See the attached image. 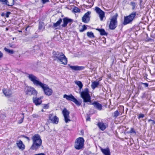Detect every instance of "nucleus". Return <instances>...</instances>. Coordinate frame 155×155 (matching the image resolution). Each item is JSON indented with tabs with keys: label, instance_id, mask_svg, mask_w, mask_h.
I'll list each match as a JSON object with an SVG mask.
<instances>
[{
	"label": "nucleus",
	"instance_id": "43",
	"mask_svg": "<svg viewBox=\"0 0 155 155\" xmlns=\"http://www.w3.org/2000/svg\"><path fill=\"white\" fill-rule=\"evenodd\" d=\"M82 28H83V29L84 30H86L87 29L86 26L85 25H84L82 26Z\"/></svg>",
	"mask_w": 155,
	"mask_h": 155
},
{
	"label": "nucleus",
	"instance_id": "21",
	"mask_svg": "<svg viewBox=\"0 0 155 155\" xmlns=\"http://www.w3.org/2000/svg\"><path fill=\"white\" fill-rule=\"evenodd\" d=\"M101 150L104 155H110V150L108 148L105 149L101 148Z\"/></svg>",
	"mask_w": 155,
	"mask_h": 155
},
{
	"label": "nucleus",
	"instance_id": "29",
	"mask_svg": "<svg viewBox=\"0 0 155 155\" xmlns=\"http://www.w3.org/2000/svg\"><path fill=\"white\" fill-rule=\"evenodd\" d=\"M5 51L10 54H13L14 53V51L12 50H10L6 48H4Z\"/></svg>",
	"mask_w": 155,
	"mask_h": 155
},
{
	"label": "nucleus",
	"instance_id": "35",
	"mask_svg": "<svg viewBox=\"0 0 155 155\" xmlns=\"http://www.w3.org/2000/svg\"><path fill=\"white\" fill-rule=\"evenodd\" d=\"M144 115L143 114H139L138 115V118L140 119L141 118H143L144 117Z\"/></svg>",
	"mask_w": 155,
	"mask_h": 155
},
{
	"label": "nucleus",
	"instance_id": "52",
	"mask_svg": "<svg viewBox=\"0 0 155 155\" xmlns=\"http://www.w3.org/2000/svg\"><path fill=\"white\" fill-rule=\"evenodd\" d=\"M41 111H42V112H43L44 111V110H43V109L41 110Z\"/></svg>",
	"mask_w": 155,
	"mask_h": 155
},
{
	"label": "nucleus",
	"instance_id": "6",
	"mask_svg": "<svg viewBox=\"0 0 155 155\" xmlns=\"http://www.w3.org/2000/svg\"><path fill=\"white\" fill-rule=\"evenodd\" d=\"M84 140L83 137L77 138L75 141L74 144V148L77 150L82 149L84 147Z\"/></svg>",
	"mask_w": 155,
	"mask_h": 155
},
{
	"label": "nucleus",
	"instance_id": "46",
	"mask_svg": "<svg viewBox=\"0 0 155 155\" xmlns=\"http://www.w3.org/2000/svg\"><path fill=\"white\" fill-rule=\"evenodd\" d=\"M90 118L89 117H88L87 118H86V120H90Z\"/></svg>",
	"mask_w": 155,
	"mask_h": 155
},
{
	"label": "nucleus",
	"instance_id": "47",
	"mask_svg": "<svg viewBox=\"0 0 155 155\" xmlns=\"http://www.w3.org/2000/svg\"><path fill=\"white\" fill-rule=\"evenodd\" d=\"M84 30L83 29V28H82V29H81L80 31V32H83L84 31Z\"/></svg>",
	"mask_w": 155,
	"mask_h": 155
},
{
	"label": "nucleus",
	"instance_id": "17",
	"mask_svg": "<svg viewBox=\"0 0 155 155\" xmlns=\"http://www.w3.org/2000/svg\"><path fill=\"white\" fill-rule=\"evenodd\" d=\"M41 99V97L40 98L33 97V102L36 105H39L41 104L42 102Z\"/></svg>",
	"mask_w": 155,
	"mask_h": 155
},
{
	"label": "nucleus",
	"instance_id": "32",
	"mask_svg": "<svg viewBox=\"0 0 155 155\" xmlns=\"http://www.w3.org/2000/svg\"><path fill=\"white\" fill-rule=\"evenodd\" d=\"M73 11L74 12L78 13L79 12H80V10L77 7H75L73 9Z\"/></svg>",
	"mask_w": 155,
	"mask_h": 155
},
{
	"label": "nucleus",
	"instance_id": "49",
	"mask_svg": "<svg viewBox=\"0 0 155 155\" xmlns=\"http://www.w3.org/2000/svg\"><path fill=\"white\" fill-rule=\"evenodd\" d=\"M18 31L19 32H22V31H21V30H19V31Z\"/></svg>",
	"mask_w": 155,
	"mask_h": 155
},
{
	"label": "nucleus",
	"instance_id": "27",
	"mask_svg": "<svg viewBox=\"0 0 155 155\" xmlns=\"http://www.w3.org/2000/svg\"><path fill=\"white\" fill-rule=\"evenodd\" d=\"M86 2L90 5L86 6V7H88L89 8H91L94 5L93 0H87Z\"/></svg>",
	"mask_w": 155,
	"mask_h": 155
},
{
	"label": "nucleus",
	"instance_id": "2",
	"mask_svg": "<svg viewBox=\"0 0 155 155\" xmlns=\"http://www.w3.org/2000/svg\"><path fill=\"white\" fill-rule=\"evenodd\" d=\"M52 56L54 61H56L61 64L66 65L68 63V59L65 55L62 52L54 51Z\"/></svg>",
	"mask_w": 155,
	"mask_h": 155
},
{
	"label": "nucleus",
	"instance_id": "41",
	"mask_svg": "<svg viewBox=\"0 0 155 155\" xmlns=\"http://www.w3.org/2000/svg\"><path fill=\"white\" fill-rule=\"evenodd\" d=\"M11 13L9 12H7L6 14V17L7 18H8L9 17V15H10V14Z\"/></svg>",
	"mask_w": 155,
	"mask_h": 155
},
{
	"label": "nucleus",
	"instance_id": "15",
	"mask_svg": "<svg viewBox=\"0 0 155 155\" xmlns=\"http://www.w3.org/2000/svg\"><path fill=\"white\" fill-rule=\"evenodd\" d=\"M70 68L73 70L74 71H80L84 69V67L83 66H71L69 65Z\"/></svg>",
	"mask_w": 155,
	"mask_h": 155
},
{
	"label": "nucleus",
	"instance_id": "33",
	"mask_svg": "<svg viewBox=\"0 0 155 155\" xmlns=\"http://www.w3.org/2000/svg\"><path fill=\"white\" fill-rule=\"evenodd\" d=\"M22 115H23V117H22L20 120L18 121V124H21V123H22L23 121L24 117V114H22Z\"/></svg>",
	"mask_w": 155,
	"mask_h": 155
},
{
	"label": "nucleus",
	"instance_id": "40",
	"mask_svg": "<svg viewBox=\"0 0 155 155\" xmlns=\"http://www.w3.org/2000/svg\"><path fill=\"white\" fill-rule=\"evenodd\" d=\"M141 84H142L144 85L145 87H148V84L147 83H144L142 82L141 83Z\"/></svg>",
	"mask_w": 155,
	"mask_h": 155
},
{
	"label": "nucleus",
	"instance_id": "25",
	"mask_svg": "<svg viewBox=\"0 0 155 155\" xmlns=\"http://www.w3.org/2000/svg\"><path fill=\"white\" fill-rule=\"evenodd\" d=\"M96 30L100 32V35H107L104 29L97 28Z\"/></svg>",
	"mask_w": 155,
	"mask_h": 155
},
{
	"label": "nucleus",
	"instance_id": "37",
	"mask_svg": "<svg viewBox=\"0 0 155 155\" xmlns=\"http://www.w3.org/2000/svg\"><path fill=\"white\" fill-rule=\"evenodd\" d=\"M129 132L130 133H135V131L134 130L133 128H131Z\"/></svg>",
	"mask_w": 155,
	"mask_h": 155
},
{
	"label": "nucleus",
	"instance_id": "11",
	"mask_svg": "<svg viewBox=\"0 0 155 155\" xmlns=\"http://www.w3.org/2000/svg\"><path fill=\"white\" fill-rule=\"evenodd\" d=\"M95 11L97 14L99 15L101 21H103V18L105 17V12L101 10L99 7H96L95 8Z\"/></svg>",
	"mask_w": 155,
	"mask_h": 155
},
{
	"label": "nucleus",
	"instance_id": "24",
	"mask_svg": "<svg viewBox=\"0 0 155 155\" xmlns=\"http://www.w3.org/2000/svg\"><path fill=\"white\" fill-rule=\"evenodd\" d=\"M44 28V22L42 21L40 22L38 26V29L40 31H42Z\"/></svg>",
	"mask_w": 155,
	"mask_h": 155
},
{
	"label": "nucleus",
	"instance_id": "22",
	"mask_svg": "<svg viewBox=\"0 0 155 155\" xmlns=\"http://www.w3.org/2000/svg\"><path fill=\"white\" fill-rule=\"evenodd\" d=\"M17 145L19 149L22 150H24L25 148V146L23 144L22 142L20 140L17 143Z\"/></svg>",
	"mask_w": 155,
	"mask_h": 155
},
{
	"label": "nucleus",
	"instance_id": "39",
	"mask_svg": "<svg viewBox=\"0 0 155 155\" xmlns=\"http://www.w3.org/2000/svg\"><path fill=\"white\" fill-rule=\"evenodd\" d=\"M43 4H44L46 2H49V0H41Z\"/></svg>",
	"mask_w": 155,
	"mask_h": 155
},
{
	"label": "nucleus",
	"instance_id": "10",
	"mask_svg": "<svg viewBox=\"0 0 155 155\" xmlns=\"http://www.w3.org/2000/svg\"><path fill=\"white\" fill-rule=\"evenodd\" d=\"M62 113L64 117V120L66 123H68L71 121L70 119V112L66 108H64L62 110Z\"/></svg>",
	"mask_w": 155,
	"mask_h": 155
},
{
	"label": "nucleus",
	"instance_id": "38",
	"mask_svg": "<svg viewBox=\"0 0 155 155\" xmlns=\"http://www.w3.org/2000/svg\"><path fill=\"white\" fill-rule=\"evenodd\" d=\"M32 116L33 118H38L39 117V116L38 114H32Z\"/></svg>",
	"mask_w": 155,
	"mask_h": 155
},
{
	"label": "nucleus",
	"instance_id": "18",
	"mask_svg": "<svg viewBox=\"0 0 155 155\" xmlns=\"http://www.w3.org/2000/svg\"><path fill=\"white\" fill-rule=\"evenodd\" d=\"M95 108L98 110H101L102 109V106L101 104L98 103L97 101H94L92 104Z\"/></svg>",
	"mask_w": 155,
	"mask_h": 155
},
{
	"label": "nucleus",
	"instance_id": "14",
	"mask_svg": "<svg viewBox=\"0 0 155 155\" xmlns=\"http://www.w3.org/2000/svg\"><path fill=\"white\" fill-rule=\"evenodd\" d=\"M63 23L61 25V26L63 27H66L68 23H71L73 20L72 19L68 18L67 17H65L63 19Z\"/></svg>",
	"mask_w": 155,
	"mask_h": 155
},
{
	"label": "nucleus",
	"instance_id": "1",
	"mask_svg": "<svg viewBox=\"0 0 155 155\" xmlns=\"http://www.w3.org/2000/svg\"><path fill=\"white\" fill-rule=\"evenodd\" d=\"M28 75L29 79L32 82L33 84L36 86H39L41 87L46 95L48 96L51 95L53 91L49 87L48 85L40 82L38 78L34 75L31 74H28Z\"/></svg>",
	"mask_w": 155,
	"mask_h": 155
},
{
	"label": "nucleus",
	"instance_id": "5",
	"mask_svg": "<svg viewBox=\"0 0 155 155\" xmlns=\"http://www.w3.org/2000/svg\"><path fill=\"white\" fill-rule=\"evenodd\" d=\"M136 12H133L128 15L124 16L123 22V25H126L131 23L136 18Z\"/></svg>",
	"mask_w": 155,
	"mask_h": 155
},
{
	"label": "nucleus",
	"instance_id": "34",
	"mask_svg": "<svg viewBox=\"0 0 155 155\" xmlns=\"http://www.w3.org/2000/svg\"><path fill=\"white\" fill-rule=\"evenodd\" d=\"M130 5L132 6V9H134L136 6L135 3L134 2H130Z\"/></svg>",
	"mask_w": 155,
	"mask_h": 155
},
{
	"label": "nucleus",
	"instance_id": "4",
	"mask_svg": "<svg viewBox=\"0 0 155 155\" xmlns=\"http://www.w3.org/2000/svg\"><path fill=\"white\" fill-rule=\"evenodd\" d=\"M81 97L83 99V102L85 103L91 102V97L89 93L88 88H86L82 92L80 91Z\"/></svg>",
	"mask_w": 155,
	"mask_h": 155
},
{
	"label": "nucleus",
	"instance_id": "12",
	"mask_svg": "<svg viewBox=\"0 0 155 155\" xmlns=\"http://www.w3.org/2000/svg\"><path fill=\"white\" fill-rule=\"evenodd\" d=\"M91 13V12L88 11L85 14L82 18V21L83 22L87 23L89 21Z\"/></svg>",
	"mask_w": 155,
	"mask_h": 155
},
{
	"label": "nucleus",
	"instance_id": "50",
	"mask_svg": "<svg viewBox=\"0 0 155 155\" xmlns=\"http://www.w3.org/2000/svg\"><path fill=\"white\" fill-rule=\"evenodd\" d=\"M2 15V16H3V15H3V13H2V15Z\"/></svg>",
	"mask_w": 155,
	"mask_h": 155
},
{
	"label": "nucleus",
	"instance_id": "8",
	"mask_svg": "<svg viewBox=\"0 0 155 155\" xmlns=\"http://www.w3.org/2000/svg\"><path fill=\"white\" fill-rule=\"evenodd\" d=\"M117 15L113 16L110 19L109 25V28L111 30H114L117 26Z\"/></svg>",
	"mask_w": 155,
	"mask_h": 155
},
{
	"label": "nucleus",
	"instance_id": "16",
	"mask_svg": "<svg viewBox=\"0 0 155 155\" xmlns=\"http://www.w3.org/2000/svg\"><path fill=\"white\" fill-rule=\"evenodd\" d=\"M97 125L99 128L102 131L104 130L107 127L106 124L102 122H98Z\"/></svg>",
	"mask_w": 155,
	"mask_h": 155
},
{
	"label": "nucleus",
	"instance_id": "48",
	"mask_svg": "<svg viewBox=\"0 0 155 155\" xmlns=\"http://www.w3.org/2000/svg\"><path fill=\"white\" fill-rule=\"evenodd\" d=\"M4 0H0V2H1L3 3L4 2Z\"/></svg>",
	"mask_w": 155,
	"mask_h": 155
},
{
	"label": "nucleus",
	"instance_id": "31",
	"mask_svg": "<svg viewBox=\"0 0 155 155\" xmlns=\"http://www.w3.org/2000/svg\"><path fill=\"white\" fill-rule=\"evenodd\" d=\"M120 114V113L118 110L115 111L114 113L113 117L115 118H116Z\"/></svg>",
	"mask_w": 155,
	"mask_h": 155
},
{
	"label": "nucleus",
	"instance_id": "23",
	"mask_svg": "<svg viewBox=\"0 0 155 155\" xmlns=\"http://www.w3.org/2000/svg\"><path fill=\"white\" fill-rule=\"evenodd\" d=\"M75 83L76 84L78 85L79 87V90L81 91V90L82 89L83 85L82 82L80 81H75Z\"/></svg>",
	"mask_w": 155,
	"mask_h": 155
},
{
	"label": "nucleus",
	"instance_id": "51",
	"mask_svg": "<svg viewBox=\"0 0 155 155\" xmlns=\"http://www.w3.org/2000/svg\"><path fill=\"white\" fill-rule=\"evenodd\" d=\"M6 31H7V30H8V28H6Z\"/></svg>",
	"mask_w": 155,
	"mask_h": 155
},
{
	"label": "nucleus",
	"instance_id": "44",
	"mask_svg": "<svg viewBox=\"0 0 155 155\" xmlns=\"http://www.w3.org/2000/svg\"><path fill=\"white\" fill-rule=\"evenodd\" d=\"M3 55L2 53L0 51V59L2 57Z\"/></svg>",
	"mask_w": 155,
	"mask_h": 155
},
{
	"label": "nucleus",
	"instance_id": "28",
	"mask_svg": "<svg viewBox=\"0 0 155 155\" xmlns=\"http://www.w3.org/2000/svg\"><path fill=\"white\" fill-rule=\"evenodd\" d=\"M62 21V19L60 18L59 20L55 23H54L53 24V26L54 27H56L58 26H59L60 25Z\"/></svg>",
	"mask_w": 155,
	"mask_h": 155
},
{
	"label": "nucleus",
	"instance_id": "26",
	"mask_svg": "<svg viewBox=\"0 0 155 155\" xmlns=\"http://www.w3.org/2000/svg\"><path fill=\"white\" fill-rule=\"evenodd\" d=\"M99 84V83L98 81H94L92 83L91 87L93 89H94L95 88L98 86Z\"/></svg>",
	"mask_w": 155,
	"mask_h": 155
},
{
	"label": "nucleus",
	"instance_id": "13",
	"mask_svg": "<svg viewBox=\"0 0 155 155\" xmlns=\"http://www.w3.org/2000/svg\"><path fill=\"white\" fill-rule=\"evenodd\" d=\"M49 118L52 123L55 124L58 123V118L56 116H54L52 114H50Z\"/></svg>",
	"mask_w": 155,
	"mask_h": 155
},
{
	"label": "nucleus",
	"instance_id": "7",
	"mask_svg": "<svg viewBox=\"0 0 155 155\" xmlns=\"http://www.w3.org/2000/svg\"><path fill=\"white\" fill-rule=\"evenodd\" d=\"M26 94L28 95H36L37 94V91L33 87L30 86H26L25 89Z\"/></svg>",
	"mask_w": 155,
	"mask_h": 155
},
{
	"label": "nucleus",
	"instance_id": "42",
	"mask_svg": "<svg viewBox=\"0 0 155 155\" xmlns=\"http://www.w3.org/2000/svg\"><path fill=\"white\" fill-rule=\"evenodd\" d=\"M23 137H25L28 141H29L30 139L28 137L25 136H23Z\"/></svg>",
	"mask_w": 155,
	"mask_h": 155
},
{
	"label": "nucleus",
	"instance_id": "30",
	"mask_svg": "<svg viewBox=\"0 0 155 155\" xmlns=\"http://www.w3.org/2000/svg\"><path fill=\"white\" fill-rule=\"evenodd\" d=\"M87 35L88 37L91 38H94V34L92 32H87Z\"/></svg>",
	"mask_w": 155,
	"mask_h": 155
},
{
	"label": "nucleus",
	"instance_id": "36",
	"mask_svg": "<svg viewBox=\"0 0 155 155\" xmlns=\"http://www.w3.org/2000/svg\"><path fill=\"white\" fill-rule=\"evenodd\" d=\"M43 108L44 109H48L49 108L48 104H44Z\"/></svg>",
	"mask_w": 155,
	"mask_h": 155
},
{
	"label": "nucleus",
	"instance_id": "19",
	"mask_svg": "<svg viewBox=\"0 0 155 155\" xmlns=\"http://www.w3.org/2000/svg\"><path fill=\"white\" fill-rule=\"evenodd\" d=\"M14 0H4L3 4L8 6H12L14 4Z\"/></svg>",
	"mask_w": 155,
	"mask_h": 155
},
{
	"label": "nucleus",
	"instance_id": "45",
	"mask_svg": "<svg viewBox=\"0 0 155 155\" xmlns=\"http://www.w3.org/2000/svg\"><path fill=\"white\" fill-rule=\"evenodd\" d=\"M35 155H45V154L44 153H40L35 154Z\"/></svg>",
	"mask_w": 155,
	"mask_h": 155
},
{
	"label": "nucleus",
	"instance_id": "9",
	"mask_svg": "<svg viewBox=\"0 0 155 155\" xmlns=\"http://www.w3.org/2000/svg\"><path fill=\"white\" fill-rule=\"evenodd\" d=\"M63 97L65 98L68 101H73L78 106H80L81 104V102L78 101L77 99L71 94L69 95H68L67 94H64L63 96Z\"/></svg>",
	"mask_w": 155,
	"mask_h": 155
},
{
	"label": "nucleus",
	"instance_id": "20",
	"mask_svg": "<svg viewBox=\"0 0 155 155\" xmlns=\"http://www.w3.org/2000/svg\"><path fill=\"white\" fill-rule=\"evenodd\" d=\"M2 91L6 97H10L12 94V93L11 91L9 89H4Z\"/></svg>",
	"mask_w": 155,
	"mask_h": 155
},
{
	"label": "nucleus",
	"instance_id": "3",
	"mask_svg": "<svg viewBox=\"0 0 155 155\" xmlns=\"http://www.w3.org/2000/svg\"><path fill=\"white\" fill-rule=\"evenodd\" d=\"M33 143L31 149L33 150H37L42 144V140L40 135L38 134L34 135L31 138Z\"/></svg>",
	"mask_w": 155,
	"mask_h": 155
}]
</instances>
